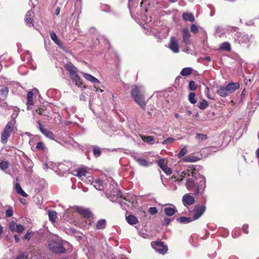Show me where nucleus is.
I'll list each match as a JSON object with an SVG mask.
<instances>
[{
    "instance_id": "f257e3e1",
    "label": "nucleus",
    "mask_w": 259,
    "mask_h": 259,
    "mask_svg": "<svg viewBox=\"0 0 259 259\" xmlns=\"http://www.w3.org/2000/svg\"><path fill=\"white\" fill-rule=\"evenodd\" d=\"M195 169L192 167L189 166L186 169L182 171L180 177V179H178L176 181L180 182L182 181L184 179H186L185 186L187 189L191 190L195 188H196V181L198 178L196 176V174L194 171Z\"/></svg>"
},
{
    "instance_id": "f03ea898",
    "label": "nucleus",
    "mask_w": 259,
    "mask_h": 259,
    "mask_svg": "<svg viewBox=\"0 0 259 259\" xmlns=\"http://www.w3.org/2000/svg\"><path fill=\"white\" fill-rule=\"evenodd\" d=\"M93 186L94 187L98 190H106V196L111 201H113L114 198L118 197L120 196V194L117 189H115L113 190V192H110L109 193L108 192V190L106 189V186H105V184L104 182L102 181L100 179H96L94 182Z\"/></svg>"
},
{
    "instance_id": "7ed1b4c3",
    "label": "nucleus",
    "mask_w": 259,
    "mask_h": 259,
    "mask_svg": "<svg viewBox=\"0 0 259 259\" xmlns=\"http://www.w3.org/2000/svg\"><path fill=\"white\" fill-rule=\"evenodd\" d=\"M239 87L238 83L231 82L226 87H220L217 93L222 97H226L234 92Z\"/></svg>"
},
{
    "instance_id": "20e7f679",
    "label": "nucleus",
    "mask_w": 259,
    "mask_h": 259,
    "mask_svg": "<svg viewBox=\"0 0 259 259\" xmlns=\"http://www.w3.org/2000/svg\"><path fill=\"white\" fill-rule=\"evenodd\" d=\"M49 249L53 253H64L66 252V249L63 246L62 242L58 239H51L48 241Z\"/></svg>"
},
{
    "instance_id": "39448f33",
    "label": "nucleus",
    "mask_w": 259,
    "mask_h": 259,
    "mask_svg": "<svg viewBox=\"0 0 259 259\" xmlns=\"http://www.w3.org/2000/svg\"><path fill=\"white\" fill-rule=\"evenodd\" d=\"M131 94L134 100L143 109H146V102L143 95L139 94V90L137 86H134L131 91Z\"/></svg>"
},
{
    "instance_id": "423d86ee",
    "label": "nucleus",
    "mask_w": 259,
    "mask_h": 259,
    "mask_svg": "<svg viewBox=\"0 0 259 259\" xmlns=\"http://www.w3.org/2000/svg\"><path fill=\"white\" fill-rule=\"evenodd\" d=\"M237 38L235 39V41L239 44H246L249 46L251 41L252 36L246 34L245 32H237L235 33Z\"/></svg>"
},
{
    "instance_id": "0eeeda50",
    "label": "nucleus",
    "mask_w": 259,
    "mask_h": 259,
    "mask_svg": "<svg viewBox=\"0 0 259 259\" xmlns=\"http://www.w3.org/2000/svg\"><path fill=\"white\" fill-rule=\"evenodd\" d=\"M205 209L206 207L204 205H196L192 211V214L193 215V220H196L199 219L204 213Z\"/></svg>"
},
{
    "instance_id": "6e6552de",
    "label": "nucleus",
    "mask_w": 259,
    "mask_h": 259,
    "mask_svg": "<svg viewBox=\"0 0 259 259\" xmlns=\"http://www.w3.org/2000/svg\"><path fill=\"white\" fill-rule=\"evenodd\" d=\"M168 47L172 52L178 53L179 52L178 39L174 36H171Z\"/></svg>"
},
{
    "instance_id": "1a4fd4ad",
    "label": "nucleus",
    "mask_w": 259,
    "mask_h": 259,
    "mask_svg": "<svg viewBox=\"0 0 259 259\" xmlns=\"http://www.w3.org/2000/svg\"><path fill=\"white\" fill-rule=\"evenodd\" d=\"M153 248L155 250L161 254H164L167 251V246L164 245L162 242H157L152 244Z\"/></svg>"
},
{
    "instance_id": "9d476101",
    "label": "nucleus",
    "mask_w": 259,
    "mask_h": 259,
    "mask_svg": "<svg viewBox=\"0 0 259 259\" xmlns=\"http://www.w3.org/2000/svg\"><path fill=\"white\" fill-rule=\"evenodd\" d=\"M198 179H199L200 180L199 184H196L197 187L195 190V195H197L201 191H203L206 187V179L204 176L201 175Z\"/></svg>"
},
{
    "instance_id": "9b49d317",
    "label": "nucleus",
    "mask_w": 259,
    "mask_h": 259,
    "mask_svg": "<svg viewBox=\"0 0 259 259\" xmlns=\"http://www.w3.org/2000/svg\"><path fill=\"white\" fill-rule=\"evenodd\" d=\"M164 212L169 217H171L175 214L177 211L176 207L171 204H166L164 205Z\"/></svg>"
},
{
    "instance_id": "f8f14e48",
    "label": "nucleus",
    "mask_w": 259,
    "mask_h": 259,
    "mask_svg": "<svg viewBox=\"0 0 259 259\" xmlns=\"http://www.w3.org/2000/svg\"><path fill=\"white\" fill-rule=\"evenodd\" d=\"M158 165L160 167V168L165 172V174L167 175H169L171 174V169L167 167L166 162H165V160L163 158L160 159L157 161Z\"/></svg>"
},
{
    "instance_id": "ddd939ff",
    "label": "nucleus",
    "mask_w": 259,
    "mask_h": 259,
    "mask_svg": "<svg viewBox=\"0 0 259 259\" xmlns=\"http://www.w3.org/2000/svg\"><path fill=\"white\" fill-rule=\"evenodd\" d=\"M75 210L85 219H89L91 215V212L89 209H87L82 207H77Z\"/></svg>"
},
{
    "instance_id": "4468645a",
    "label": "nucleus",
    "mask_w": 259,
    "mask_h": 259,
    "mask_svg": "<svg viewBox=\"0 0 259 259\" xmlns=\"http://www.w3.org/2000/svg\"><path fill=\"white\" fill-rule=\"evenodd\" d=\"M182 200L185 206L193 204L195 202L194 198L189 194L184 195Z\"/></svg>"
},
{
    "instance_id": "2eb2a0df",
    "label": "nucleus",
    "mask_w": 259,
    "mask_h": 259,
    "mask_svg": "<svg viewBox=\"0 0 259 259\" xmlns=\"http://www.w3.org/2000/svg\"><path fill=\"white\" fill-rule=\"evenodd\" d=\"M182 36H183V41L186 45H190L191 43L190 38V33L188 29L183 28L182 29Z\"/></svg>"
},
{
    "instance_id": "dca6fc26",
    "label": "nucleus",
    "mask_w": 259,
    "mask_h": 259,
    "mask_svg": "<svg viewBox=\"0 0 259 259\" xmlns=\"http://www.w3.org/2000/svg\"><path fill=\"white\" fill-rule=\"evenodd\" d=\"M34 13L32 11H28L25 15V22L27 25L29 27L33 26V17Z\"/></svg>"
},
{
    "instance_id": "f3484780",
    "label": "nucleus",
    "mask_w": 259,
    "mask_h": 259,
    "mask_svg": "<svg viewBox=\"0 0 259 259\" xmlns=\"http://www.w3.org/2000/svg\"><path fill=\"white\" fill-rule=\"evenodd\" d=\"M86 174L87 170L83 168L74 169L72 171V174L74 176L79 177L81 180H83V177L85 176Z\"/></svg>"
},
{
    "instance_id": "a211bd4d",
    "label": "nucleus",
    "mask_w": 259,
    "mask_h": 259,
    "mask_svg": "<svg viewBox=\"0 0 259 259\" xmlns=\"http://www.w3.org/2000/svg\"><path fill=\"white\" fill-rule=\"evenodd\" d=\"M15 124L16 120L15 119H12L7 123L4 130L11 134L14 129Z\"/></svg>"
},
{
    "instance_id": "6ab92c4d",
    "label": "nucleus",
    "mask_w": 259,
    "mask_h": 259,
    "mask_svg": "<svg viewBox=\"0 0 259 259\" xmlns=\"http://www.w3.org/2000/svg\"><path fill=\"white\" fill-rule=\"evenodd\" d=\"M71 79L75 82V85L79 88H81L82 83L81 79L76 72L70 75Z\"/></svg>"
},
{
    "instance_id": "aec40b11",
    "label": "nucleus",
    "mask_w": 259,
    "mask_h": 259,
    "mask_svg": "<svg viewBox=\"0 0 259 259\" xmlns=\"http://www.w3.org/2000/svg\"><path fill=\"white\" fill-rule=\"evenodd\" d=\"M82 74L87 80L91 81L92 83H94L95 84L100 83V81L97 78H96V77H94L93 76L90 74L82 72Z\"/></svg>"
},
{
    "instance_id": "412c9836",
    "label": "nucleus",
    "mask_w": 259,
    "mask_h": 259,
    "mask_svg": "<svg viewBox=\"0 0 259 259\" xmlns=\"http://www.w3.org/2000/svg\"><path fill=\"white\" fill-rule=\"evenodd\" d=\"M10 135L11 134L8 132H7L6 131L3 130L1 138V141L2 143H3V144H6L8 142V140L10 137Z\"/></svg>"
},
{
    "instance_id": "4be33fe9",
    "label": "nucleus",
    "mask_w": 259,
    "mask_h": 259,
    "mask_svg": "<svg viewBox=\"0 0 259 259\" xmlns=\"http://www.w3.org/2000/svg\"><path fill=\"white\" fill-rule=\"evenodd\" d=\"M66 68L69 72V75L76 72L77 71V68L71 63L66 64Z\"/></svg>"
},
{
    "instance_id": "5701e85b",
    "label": "nucleus",
    "mask_w": 259,
    "mask_h": 259,
    "mask_svg": "<svg viewBox=\"0 0 259 259\" xmlns=\"http://www.w3.org/2000/svg\"><path fill=\"white\" fill-rule=\"evenodd\" d=\"M15 189L17 193L19 194L21 196L26 197L28 195L23 191L19 183H17L15 185Z\"/></svg>"
},
{
    "instance_id": "b1692460",
    "label": "nucleus",
    "mask_w": 259,
    "mask_h": 259,
    "mask_svg": "<svg viewBox=\"0 0 259 259\" xmlns=\"http://www.w3.org/2000/svg\"><path fill=\"white\" fill-rule=\"evenodd\" d=\"M136 160L140 165L143 166L147 167L151 164V162H148L142 158H136Z\"/></svg>"
},
{
    "instance_id": "393cba45",
    "label": "nucleus",
    "mask_w": 259,
    "mask_h": 259,
    "mask_svg": "<svg viewBox=\"0 0 259 259\" xmlns=\"http://www.w3.org/2000/svg\"><path fill=\"white\" fill-rule=\"evenodd\" d=\"M33 93L31 91L28 92L27 95V106H32L33 105Z\"/></svg>"
},
{
    "instance_id": "a878e982",
    "label": "nucleus",
    "mask_w": 259,
    "mask_h": 259,
    "mask_svg": "<svg viewBox=\"0 0 259 259\" xmlns=\"http://www.w3.org/2000/svg\"><path fill=\"white\" fill-rule=\"evenodd\" d=\"M126 220L128 224L131 225H135L138 222L137 218L133 215H129L126 217Z\"/></svg>"
},
{
    "instance_id": "bb28decb",
    "label": "nucleus",
    "mask_w": 259,
    "mask_h": 259,
    "mask_svg": "<svg viewBox=\"0 0 259 259\" xmlns=\"http://www.w3.org/2000/svg\"><path fill=\"white\" fill-rule=\"evenodd\" d=\"M183 18L185 21L190 22H193L194 21V17L192 14L185 13L183 14Z\"/></svg>"
},
{
    "instance_id": "cd10ccee",
    "label": "nucleus",
    "mask_w": 259,
    "mask_h": 259,
    "mask_svg": "<svg viewBox=\"0 0 259 259\" xmlns=\"http://www.w3.org/2000/svg\"><path fill=\"white\" fill-rule=\"evenodd\" d=\"M193 218L190 217H182L178 219L179 222L182 224H187L194 221Z\"/></svg>"
},
{
    "instance_id": "c85d7f7f",
    "label": "nucleus",
    "mask_w": 259,
    "mask_h": 259,
    "mask_svg": "<svg viewBox=\"0 0 259 259\" xmlns=\"http://www.w3.org/2000/svg\"><path fill=\"white\" fill-rule=\"evenodd\" d=\"M106 225V222L105 220L101 219L99 220L97 223L96 224V228L97 229L100 230L103 229L105 228Z\"/></svg>"
},
{
    "instance_id": "c756f323",
    "label": "nucleus",
    "mask_w": 259,
    "mask_h": 259,
    "mask_svg": "<svg viewBox=\"0 0 259 259\" xmlns=\"http://www.w3.org/2000/svg\"><path fill=\"white\" fill-rule=\"evenodd\" d=\"M50 37L55 44L58 46H61V41L59 39L56 34L54 31L50 32Z\"/></svg>"
},
{
    "instance_id": "7c9ffc66",
    "label": "nucleus",
    "mask_w": 259,
    "mask_h": 259,
    "mask_svg": "<svg viewBox=\"0 0 259 259\" xmlns=\"http://www.w3.org/2000/svg\"><path fill=\"white\" fill-rule=\"evenodd\" d=\"M192 69L190 67L183 68L181 71V75L182 76H188L192 73Z\"/></svg>"
},
{
    "instance_id": "2f4dec72",
    "label": "nucleus",
    "mask_w": 259,
    "mask_h": 259,
    "mask_svg": "<svg viewBox=\"0 0 259 259\" xmlns=\"http://www.w3.org/2000/svg\"><path fill=\"white\" fill-rule=\"evenodd\" d=\"M46 137L51 139V140H54L55 136L54 134L51 131H48V130L46 129L45 130H43V132L42 133Z\"/></svg>"
},
{
    "instance_id": "473e14b6",
    "label": "nucleus",
    "mask_w": 259,
    "mask_h": 259,
    "mask_svg": "<svg viewBox=\"0 0 259 259\" xmlns=\"http://www.w3.org/2000/svg\"><path fill=\"white\" fill-rule=\"evenodd\" d=\"M48 215L50 221L52 223H55L57 218V213L53 211H49Z\"/></svg>"
},
{
    "instance_id": "72a5a7b5",
    "label": "nucleus",
    "mask_w": 259,
    "mask_h": 259,
    "mask_svg": "<svg viewBox=\"0 0 259 259\" xmlns=\"http://www.w3.org/2000/svg\"><path fill=\"white\" fill-rule=\"evenodd\" d=\"M142 139L143 141L147 142L149 144H153L154 143V139L153 137L149 136H142Z\"/></svg>"
},
{
    "instance_id": "f704fd0d",
    "label": "nucleus",
    "mask_w": 259,
    "mask_h": 259,
    "mask_svg": "<svg viewBox=\"0 0 259 259\" xmlns=\"http://www.w3.org/2000/svg\"><path fill=\"white\" fill-rule=\"evenodd\" d=\"M220 48L222 50H225L229 52L231 50V46L228 42H225L221 45Z\"/></svg>"
},
{
    "instance_id": "c9c22d12",
    "label": "nucleus",
    "mask_w": 259,
    "mask_h": 259,
    "mask_svg": "<svg viewBox=\"0 0 259 259\" xmlns=\"http://www.w3.org/2000/svg\"><path fill=\"white\" fill-rule=\"evenodd\" d=\"M8 167V162L7 160L0 159V168L5 170Z\"/></svg>"
},
{
    "instance_id": "e433bc0d",
    "label": "nucleus",
    "mask_w": 259,
    "mask_h": 259,
    "mask_svg": "<svg viewBox=\"0 0 259 259\" xmlns=\"http://www.w3.org/2000/svg\"><path fill=\"white\" fill-rule=\"evenodd\" d=\"M188 99L189 102L192 104H194L196 103V100L195 99V94L193 92H191L188 96Z\"/></svg>"
},
{
    "instance_id": "4c0bfd02",
    "label": "nucleus",
    "mask_w": 259,
    "mask_h": 259,
    "mask_svg": "<svg viewBox=\"0 0 259 259\" xmlns=\"http://www.w3.org/2000/svg\"><path fill=\"white\" fill-rule=\"evenodd\" d=\"M208 102L206 100L203 99L201 102L199 103L198 107L201 109H204L208 106Z\"/></svg>"
},
{
    "instance_id": "58836bf2",
    "label": "nucleus",
    "mask_w": 259,
    "mask_h": 259,
    "mask_svg": "<svg viewBox=\"0 0 259 259\" xmlns=\"http://www.w3.org/2000/svg\"><path fill=\"white\" fill-rule=\"evenodd\" d=\"M24 229L25 228L23 225H22L21 224L16 225L15 232H17L18 233H21L24 231Z\"/></svg>"
},
{
    "instance_id": "ea45409f",
    "label": "nucleus",
    "mask_w": 259,
    "mask_h": 259,
    "mask_svg": "<svg viewBox=\"0 0 259 259\" xmlns=\"http://www.w3.org/2000/svg\"><path fill=\"white\" fill-rule=\"evenodd\" d=\"M36 148L38 150H42L44 151L46 149L45 144L42 142H38L36 146Z\"/></svg>"
},
{
    "instance_id": "a19ab883",
    "label": "nucleus",
    "mask_w": 259,
    "mask_h": 259,
    "mask_svg": "<svg viewBox=\"0 0 259 259\" xmlns=\"http://www.w3.org/2000/svg\"><path fill=\"white\" fill-rule=\"evenodd\" d=\"M93 153L95 157H99L101 154L100 148L97 146H94L93 148Z\"/></svg>"
},
{
    "instance_id": "79ce46f5",
    "label": "nucleus",
    "mask_w": 259,
    "mask_h": 259,
    "mask_svg": "<svg viewBox=\"0 0 259 259\" xmlns=\"http://www.w3.org/2000/svg\"><path fill=\"white\" fill-rule=\"evenodd\" d=\"M196 138L199 141H203L207 139L206 135L202 134H197Z\"/></svg>"
},
{
    "instance_id": "37998d69",
    "label": "nucleus",
    "mask_w": 259,
    "mask_h": 259,
    "mask_svg": "<svg viewBox=\"0 0 259 259\" xmlns=\"http://www.w3.org/2000/svg\"><path fill=\"white\" fill-rule=\"evenodd\" d=\"M189 88L191 91H195L197 89V85L194 81L191 80L189 82Z\"/></svg>"
},
{
    "instance_id": "c03bdc74",
    "label": "nucleus",
    "mask_w": 259,
    "mask_h": 259,
    "mask_svg": "<svg viewBox=\"0 0 259 259\" xmlns=\"http://www.w3.org/2000/svg\"><path fill=\"white\" fill-rule=\"evenodd\" d=\"M16 226V223L14 221H11L9 223V227L11 232H15Z\"/></svg>"
},
{
    "instance_id": "a18cd8bd",
    "label": "nucleus",
    "mask_w": 259,
    "mask_h": 259,
    "mask_svg": "<svg viewBox=\"0 0 259 259\" xmlns=\"http://www.w3.org/2000/svg\"><path fill=\"white\" fill-rule=\"evenodd\" d=\"M187 152V150L186 149V147L183 148L180 152L178 154V156L179 158H181V157L183 156L184 155H185Z\"/></svg>"
},
{
    "instance_id": "49530a36",
    "label": "nucleus",
    "mask_w": 259,
    "mask_h": 259,
    "mask_svg": "<svg viewBox=\"0 0 259 259\" xmlns=\"http://www.w3.org/2000/svg\"><path fill=\"white\" fill-rule=\"evenodd\" d=\"M36 112L40 115H47L46 110L42 108H38L36 109Z\"/></svg>"
},
{
    "instance_id": "de8ad7c7",
    "label": "nucleus",
    "mask_w": 259,
    "mask_h": 259,
    "mask_svg": "<svg viewBox=\"0 0 259 259\" xmlns=\"http://www.w3.org/2000/svg\"><path fill=\"white\" fill-rule=\"evenodd\" d=\"M13 214V210L12 208L7 209L6 211V216L7 217H10Z\"/></svg>"
},
{
    "instance_id": "09e8293b",
    "label": "nucleus",
    "mask_w": 259,
    "mask_h": 259,
    "mask_svg": "<svg viewBox=\"0 0 259 259\" xmlns=\"http://www.w3.org/2000/svg\"><path fill=\"white\" fill-rule=\"evenodd\" d=\"M149 212L151 214L154 215L157 213V209L155 207H151L149 208Z\"/></svg>"
},
{
    "instance_id": "8fccbe9b",
    "label": "nucleus",
    "mask_w": 259,
    "mask_h": 259,
    "mask_svg": "<svg viewBox=\"0 0 259 259\" xmlns=\"http://www.w3.org/2000/svg\"><path fill=\"white\" fill-rule=\"evenodd\" d=\"M175 141V139L173 138H168L165 140H164L162 142L163 144H166L167 143H171Z\"/></svg>"
},
{
    "instance_id": "3c124183",
    "label": "nucleus",
    "mask_w": 259,
    "mask_h": 259,
    "mask_svg": "<svg viewBox=\"0 0 259 259\" xmlns=\"http://www.w3.org/2000/svg\"><path fill=\"white\" fill-rule=\"evenodd\" d=\"M191 31L194 33H196L198 32V28L195 24H192L190 28Z\"/></svg>"
},
{
    "instance_id": "603ef678",
    "label": "nucleus",
    "mask_w": 259,
    "mask_h": 259,
    "mask_svg": "<svg viewBox=\"0 0 259 259\" xmlns=\"http://www.w3.org/2000/svg\"><path fill=\"white\" fill-rule=\"evenodd\" d=\"M0 92L2 93V94L4 96V97H6L8 93V90L7 88H3L0 90Z\"/></svg>"
},
{
    "instance_id": "864d4df0",
    "label": "nucleus",
    "mask_w": 259,
    "mask_h": 259,
    "mask_svg": "<svg viewBox=\"0 0 259 259\" xmlns=\"http://www.w3.org/2000/svg\"><path fill=\"white\" fill-rule=\"evenodd\" d=\"M32 234V232L30 230H28L25 235L24 236L23 238L24 239L26 240H29L30 239V235Z\"/></svg>"
},
{
    "instance_id": "5fc2aeb1",
    "label": "nucleus",
    "mask_w": 259,
    "mask_h": 259,
    "mask_svg": "<svg viewBox=\"0 0 259 259\" xmlns=\"http://www.w3.org/2000/svg\"><path fill=\"white\" fill-rule=\"evenodd\" d=\"M171 221V219L167 218H165L163 220V223L165 225L167 226L170 223Z\"/></svg>"
},
{
    "instance_id": "6e6d98bb",
    "label": "nucleus",
    "mask_w": 259,
    "mask_h": 259,
    "mask_svg": "<svg viewBox=\"0 0 259 259\" xmlns=\"http://www.w3.org/2000/svg\"><path fill=\"white\" fill-rule=\"evenodd\" d=\"M248 228V226L246 224H245L242 226V230L245 234H247L248 233V231L247 230Z\"/></svg>"
},
{
    "instance_id": "4d7b16f0",
    "label": "nucleus",
    "mask_w": 259,
    "mask_h": 259,
    "mask_svg": "<svg viewBox=\"0 0 259 259\" xmlns=\"http://www.w3.org/2000/svg\"><path fill=\"white\" fill-rule=\"evenodd\" d=\"M184 160L186 162H193L194 160L190 156H186L184 158Z\"/></svg>"
},
{
    "instance_id": "13d9d810",
    "label": "nucleus",
    "mask_w": 259,
    "mask_h": 259,
    "mask_svg": "<svg viewBox=\"0 0 259 259\" xmlns=\"http://www.w3.org/2000/svg\"><path fill=\"white\" fill-rule=\"evenodd\" d=\"M26 257L25 256L24 253L20 254L16 259H26Z\"/></svg>"
},
{
    "instance_id": "bf43d9fd",
    "label": "nucleus",
    "mask_w": 259,
    "mask_h": 259,
    "mask_svg": "<svg viewBox=\"0 0 259 259\" xmlns=\"http://www.w3.org/2000/svg\"><path fill=\"white\" fill-rule=\"evenodd\" d=\"M37 123L39 125V130H40L41 132L42 133L43 130H45L46 129L43 128L42 125L39 121H38Z\"/></svg>"
},
{
    "instance_id": "052dcab7",
    "label": "nucleus",
    "mask_w": 259,
    "mask_h": 259,
    "mask_svg": "<svg viewBox=\"0 0 259 259\" xmlns=\"http://www.w3.org/2000/svg\"><path fill=\"white\" fill-rule=\"evenodd\" d=\"M110 182L112 183L110 185L114 188L117 186V184L112 179H110Z\"/></svg>"
},
{
    "instance_id": "680f3d73",
    "label": "nucleus",
    "mask_w": 259,
    "mask_h": 259,
    "mask_svg": "<svg viewBox=\"0 0 259 259\" xmlns=\"http://www.w3.org/2000/svg\"><path fill=\"white\" fill-rule=\"evenodd\" d=\"M222 30V28L220 27H216L215 28V31L217 32H221Z\"/></svg>"
},
{
    "instance_id": "e2e57ef3",
    "label": "nucleus",
    "mask_w": 259,
    "mask_h": 259,
    "mask_svg": "<svg viewBox=\"0 0 259 259\" xmlns=\"http://www.w3.org/2000/svg\"><path fill=\"white\" fill-rule=\"evenodd\" d=\"M14 239L16 241V242H18L19 241V236L17 235H14Z\"/></svg>"
},
{
    "instance_id": "0e129e2a",
    "label": "nucleus",
    "mask_w": 259,
    "mask_h": 259,
    "mask_svg": "<svg viewBox=\"0 0 259 259\" xmlns=\"http://www.w3.org/2000/svg\"><path fill=\"white\" fill-rule=\"evenodd\" d=\"M60 12V9L59 8H57L55 11V14L56 15H58Z\"/></svg>"
},
{
    "instance_id": "69168bd1",
    "label": "nucleus",
    "mask_w": 259,
    "mask_h": 259,
    "mask_svg": "<svg viewBox=\"0 0 259 259\" xmlns=\"http://www.w3.org/2000/svg\"><path fill=\"white\" fill-rule=\"evenodd\" d=\"M80 99L81 100L85 101L86 99L85 96L84 95H81L80 96Z\"/></svg>"
},
{
    "instance_id": "338daca9",
    "label": "nucleus",
    "mask_w": 259,
    "mask_h": 259,
    "mask_svg": "<svg viewBox=\"0 0 259 259\" xmlns=\"http://www.w3.org/2000/svg\"><path fill=\"white\" fill-rule=\"evenodd\" d=\"M203 59H204V60L207 61H210L211 60V58H210L209 57H208V56L205 57L203 58Z\"/></svg>"
},
{
    "instance_id": "774afa93",
    "label": "nucleus",
    "mask_w": 259,
    "mask_h": 259,
    "mask_svg": "<svg viewBox=\"0 0 259 259\" xmlns=\"http://www.w3.org/2000/svg\"><path fill=\"white\" fill-rule=\"evenodd\" d=\"M229 259H239L237 256L235 255L231 256Z\"/></svg>"
}]
</instances>
